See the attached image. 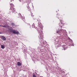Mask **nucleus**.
I'll list each match as a JSON object with an SVG mask.
<instances>
[{"label": "nucleus", "instance_id": "1", "mask_svg": "<svg viewBox=\"0 0 77 77\" xmlns=\"http://www.w3.org/2000/svg\"><path fill=\"white\" fill-rule=\"evenodd\" d=\"M10 10L11 12H12V13H13L14 12H15V8H14V5L12 4H10Z\"/></svg>", "mask_w": 77, "mask_h": 77}, {"label": "nucleus", "instance_id": "2", "mask_svg": "<svg viewBox=\"0 0 77 77\" xmlns=\"http://www.w3.org/2000/svg\"><path fill=\"white\" fill-rule=\"evenodd\" d=\"M8 30L11 32H12L13 33H14V34H18L19 33L18 31L15 30H13L10 28H8Z\"/></svg>", "mask_w": 77, "mask_h": 77}, {"label": "nucleus", "instance_id": "3", "mask_svg": "<svg viewBox=\"0 0 77 77\" xmlns=\"http://www.w3.org/2000/svg\"><path fill=\"white\" fill-rule=\"evenodd\" d=\"M1 39L3 40V41H6V38L5 37V36H1Z\"/></svg>", "mask_w": 77, "mask_h": 77}, {"label": "nucleus", "instance_id": "4", "mask_svg": "<svg viewBox=\"0 0 77 77\" xmlns=\"http://www.w3.org/2000/svg\"><path fill=\"white\" fill-rule=\"evenodd\" d=\"M59 25L61 27H62V26H64V23H63V22H61L59 24Z\"/></svg>", "mask_w": 77, "mask_h": 77}, {"label": "nucleus", "instance_id": "5", "mask_svg": "<svg viewBox=\"0 0 77 77\" xmlns=\"http://www.w3.org/2000/svg\"><path fill=\"white\" fill-rule=\"evenodd\" d=\"M57 33H58L59 35H61V33H62V31L61 30H58L57 32Z\"/></svg>", "mask_w": 77, "mask_h": 77}, {"label": "nucleus", "instance_id": "6", "mask_svg": "<svg viewBox=\"0 0 77 77\" xmlns=\"http://www.w3.org/2000/svg\"><path fill=\"white\" fill-rule=\"evenodd\" d=\"M17 64L18 66H21V63H20V62H18Z\"/></svg>", "mask_w": 77, "mask_h": 77}, {"label": "nucleus", "instance_id": "7", "mask_svg": "<svg viewBox=\"0 0 77 77\" xmlns=\"http://www.w3.org/2000/svg\"><path fill=\"white\" fill-rule=\"evenodd\" d=\"M1 47L2 48V49H4V48H5V45H1Z\"/></svg>", "mask_w": 77, "mask_h": 77}, {"label": "nucleus", "instance_id": "8", "mask_svg": "<svg viewBox=\"0 0 77 77\" xmlns=\"http://www.w3.org/2000/svg\"><path fill=\"white\" fill-rule=\"evenodd\" d=\"M32 76H33V77H36V75L34 73H33Z\"/></svg>", "mask_w": 77, "mask_h": 77}, {"label": "nucleus", "instance_id": "9", "mask_svg": "<svg viewBox=\"0 0 77 77\" xmlns=\"http://www.w3.org/2000/svg\"><path fill=\"white\" fill-rule=\"evenodd\" d=\"M1 26V27H7L6 26V25H5V26Z\"/></svg>", "mask_w": 77, "mask_h": 77}, {"label": "nucleus", "instance_id": "10", "mask_svg": "<svg viewBox=\"0 0 77 77\" xmlns=\"http://www.w3.org/2000/svg\"><path fill=\"white\" fill-rule=\"evenodd\" d=\"M40 39H42V38H43V37H42V35L41 36V35H40Z\"/></svg>", "mask_w": 77, "mask_h": 77}, {"label": "nucleus", "instance_id": "11", "mask_svg": "<svg viewBox=\"0 0 77 77\" xmlns=\"http://www.w3.org/2000/svg\"><path fill=\"white\" fill-rule=\"evenodd\" d=\"M11 25H12V26H14V25H15V24H14V23H11Z\"/></svg>", "mask_w": 77, "mask_h": 77}, {"label": "nucleus", "instance_id": "12", "mask_svg": "<svg viewBox=\"0 0 77 77\" xmlns=\"http://www.w3.org/2000/svg\"><path fill=\"white\" fill-rule=\"evenodd\" d=\"M32 26H33V27H35V24L34 23L33 24Z\"/></svg>", "mask_w": 77, "mask_h": 77}, {"label": "nucleus", "instance_id": "13", "mask_svg": "<svg viewBox=\"0 0 77 77\" xmlns=\"http://www.w3.org/2000/svg\"><path fill=\"white\" fill-rule=\"evenodd\" d=\"M31 16L32 17H33V16H34V15H33V14H31Z\"/></svg>", "mask_w": 77, "mask_h": 77}, {"label": "nucleus", "instance_id": "14", "mask_svg": "<svg viewBox=\"0 0 77 77\" xmlns=\"http://www.w3.org/2000/svg\"><path fill=\"white\" fill-rule=\"evenodd\" d=\"M11 2H14V0H11Z\"/></svg>", "mask_w": 77, "mask_h": 77}, {"label": "nucleus", "instance_id": "15", "mask_svg": "<svg viewBox=\"0 0 77 77\" xmlns=\"http://www.w3.org/2000/svg\"><path fill=\"white\" fill-rule=\"evenodd\" d=\"M27 8H28V9H30V7H27Z\"/></svg>", "mask_w": 77, "mask_h": 77}, {"label": "nucleus", "instance_id": "16", "mask_svg": "<svg viewBox=\"0 0 77 77\" xmlns=\"http://www.w3.org/2000/svg\"><path fill=\"white\" fill-rule=\"evenodd\" d=\"M1 34V32H0V34Z\"/></svg>", "mask_w": 77, "mask_h": 77}]
</instances>
